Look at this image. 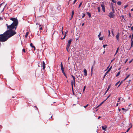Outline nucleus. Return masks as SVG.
I'll return each mask as SVG.
<instances>
[{
	"label": "nucleus",
	"instance_id": "obj_60",
	"mask_svg": "<svg viewBox=\"0 0 133 133\" xmlns=\"http://www.w3.org/2000/svg\"><path fill=\"white\" fill-rule=\"evenodd\" d=\"M108 90H107L106 91V92H105V94L107 92H108Z\"/></svg>",
	"mask_w": 133,
	"mask_h": 133
},
{
	"label": "nucleus",
	"instance_id": "obj_26",
	"mask_svg": "<svg viewBox=\"0 0 133 133\" xmlns=\"http://www.w3.org/2000/svg\"><path fill=\"white\" fill-rule=\"evenodd\" d=\"M82 3H83L82 2L80 3V4L78 6V8H79L80 7V6H81V5L82 4Z\"/></svg>",
	"mask_w": 133,
	"mask_h": 133
},
{
	"label": "nucleus",
	"instance_id": "obj_12",
	"mask_svg": "<svg viewBox=\"0 0 133 133\" xmlns=\"http://www.w3.org/2000/svg\"><path fill=\"white\" fill-rule=\"evenodd\" d=\"M30 45L31 47L34 48V50H35V47L33 45L32 43H31L30 44Z\"/></svg>",
	"mask_w": 133,
	"mask_h": 133
},
{
	"label": "nucleus",
	"instance_id": "obj_9",
	"mask_svg": "<svg viewBox=\"0 0 133 133\" xmlns=\"http://www.w3.org/2000/svg\"><path fill=\"white\" fill-rule=\"evenodd\" d=\"M83 72L84 76H86L87 75V71L85 69L83 71Z\"/></svg>",
	"mask_w": 133,
	"mask_h": 133
},
{
	"label": "nucleus",
	"instance_id": "obj_59",
	"mask_svg": "<svg viewBox=\"0 0 133 133\" xmlns=\"http://www.w3.org/2000/svg\"><path fill=\"white\" fill-rule=\"evenodd\" d=\"M127 5H125V6H124V8H126L127 7Z\"/></svg>",
	"mask_w": 133,
	"mask_h": 133
},
{
	"label": "nucleus",
	"instance_id": "obj_19",
	"mask_svg": "<svg viewBox=\"0 0 133 133\" xmlns=\"http://www.w3.org/2000/svg\"><path fill=\"white\" fill-rule=\"evenodd\" d=\"M130 74H129V75H128L124 79V81H125V80H126L128 78L129 76H130Z\"/></svg>",
	"mask_w": 133,
	"mask_h": 133
},
{
	"label": "nucleus",
	"instance_id": "obj_20",
	"mask_svg": "<svg viewBox=\"0 0 133 133\" xmlns=\"http://www.w3.org/2000/svg\"><path fill=\"white\" fill-rule=\"evenodd\" d=\"M128 86H129V87H130V88L128 89V90H130V89H131V88H132V86H128H128H127V87H126V88H128Z\"/></svg>",
	"mask_w": 133,
	"mask_h": 133
},
{
	"label": "nucleus",
	"instance_id": "obj_4",
	"mask_svg": "<svg viewBox=\"0 0 133 133\" xmlns=\"http://www.w3.org/2000/svg\"><path fill=\"white\" fill-rule=\"evenodd\" d=\"M101 6L102 7V10L104 12H105V9L104 5L103 4H102L101 5Z\"/></svg>",
	"mask_w": 133,
	"mask_h": 133
},
{
	"label": "nucleus",
	"instance_id": "obj_62",
	"mask_svg": "<svg viewBox=\"0 0 133 133\" xmlns=\"http://www.w3.org/2000/svg\"><path fill=\"white\" fill-rule=\"evenodd\" d=\"M131 35H130L129 36V38H130L131 37Z\"/></svg>",
	"mask_w": 133,
	"mask_h": 133
},
{
	"label": "nucleus",
	"instance_id": "obj_42",
	"mask_svg": "<svg viewBox=\"0 0 133 133\" xmlns=\"http://www.w3.org/2000/svg\"><path fill=\"white\" fill-rule=\"evenodd\" d=\"M39 29L40 30H42L43 28H42V26H41L40 28H39Z\"/></svg>",
	"mask_w": 133,
	"mask_h": 133
},
{
	"label": "nucleus",
	"instance_id": "obj_41",
	"mask_svg": "<svg viewBox=\"0 0 133 133\" xmlns=\"http://www.w3.org/2000/svg\"><path fill=\"white\" fill-rule=\"evenodd\" d=\"M93 69V66H92L91 67V72H92V71Z\"/></svg>",
	"mask_w": 133,
	"mask_h": 133
},
{
	"label": "nucleus",
	"instance_id": "obj_10",
	"mask_svg": "<svg viewBox=\"0 0 133 133\" xmlns=\"http://www.w3.org/2000/svg\"><path fill=\"white\" fill-rule=\"evenodd\" d=\"M74 13V10H72V11L71 18L70 19H71L73 18Z\"/></svg>",
	"mask_w": 133,
	"mask_h": 133
},
{
	"label": "nucleus",
	"instance_id": "obj_31",
	"mask_svg": "<svg viewBox=\"0 0 133 133\" xmlns=\"http://www.w3.org/2000/svg\"><path fill=\"white\" fill-rule=\"evenodd\" d=\"M118 49H119V48H117V50H116V54H117V52H118Z\"/></svg>",
	"mask_w": 133,
	"mask_h": 133
},
{
	"label": "nucleus",
	"instance_id": "obj_33",
	"mask_svg": "<svg viewBox=\"0 0 133 133\" xmlns=\"http://www.w3.org/2000/svg\"><path fill=\"white\" fill-rule=\"evenodd\" d=\"M120 81H119L117 83L115 84V86H116L119 83Z\"/></svg>",
	"mask_w": 133,
	"mask_h": 133
},
{
	"label": "nucleus",
	"instance_id": "obj_25",
	"mask_svg": "<svg viewBox=\"0 0 133 133\" xmlns=\"http://www.w3.org/2000/svg\"><path fill=\"white\" fill-rule=\"evenodd\" d=\"M133 38V34H132V37H131V43H132V44H133V40L132 41V40Z\"/></svg>",
	"mask_w": 133,
	"mask_h": 133
},
{
	"label": "nucleus",
	"instance_id": "obj_23",
	"mask_svg": "<svg viewBox=\"0 0 133 133\" xmlns=\"http://www.w3.org/2000/svg\"><path fill=\"white\" fill-rule=\"evenodd\" d=\"M70 46H66V50H67V51L68 52H69V48Z\"/></svg>",
	"mask_w": 133,
	"mask_h": 133
},
{
	"label": "nucleus",
	"instance_id": "obj_63",
	"mask_svg": "<svg viewBox=\"0 0 133 133\" xmlns=\"http://www.w3.org/2000/svg\"><path fill=\"white\" fill-rule=\"evenodd\" d=\"M118 111H121V109H118Z\"/></svg>",
	"mask_w": 133,
	"mask_h": 133
},
{
	"label": "nucleus",
	"instance_id": "obj_13",
	"mask_svg": "<svg viewBox=\"0 0 133 133\" xmlns=\"http://www.w3.org/2000/svg\"><path fill=\"white\" fill-rule=\"evenodd\" d=\"M125 101L124 100V98H122L121 99V101L120 102V103H121V102H125Z\"/></svg>",
	"mask_w": 133,
	"mask_h": 133
},
{
	"label": "nucleus",
	"instance_id": "obj_5",
	"mask_svg": "<svg viewBox=\"0 0 133 133\" xmlns=\"http://www.w3.org/2000/svg\"><path fill=\"white\" fill-rule=\"evenodd\" d=\"M119 32H118L117 35L116 36V39L118 41H119Z\"/></svg>",
	"mask_w": 133,
	"mask_h": 133
},
{
	"label": "nucleus",
	"instance_id": "obj_49",
	"mask_svg": "<svg viewBox=\"0 0 133 133\" xmlns=\"http://www.w3.org/2000/svg\"><path fill=\"white\" fill-rule=\"evenodd\" d=\"M129 17L130 18L131 17V14L130 13H129Z\"/></svg>",
	"mask_w": 133,
	"mask_h": 133
},
{
	"label": "nucleus",
	"instance_id": "obj_57",
	"mask_svg": "<svg viewBox=\"0 0 133 133\" xmlns=\"http://www.w3.org/2000/svg\"><path fill=\"white\" fill-rule=\"evenodd\" d=\"M133 44L131 43V47H132L133 46Z\"/></svg>",
	"mask_w": 133,
	"mask_h": 133
},
{
	"label": "nucleus",
	"instance_id": "obj_7",
	"mask_svg": "<svg viewBox=\"0 0 133 133\" xmlns=\"http://www.w3.org/2000/svg\"><path fill=\"white\" fill-rule=\"evenodd\" d=\"M61 69L62 71L64 70V69L63 66V64L62 62H61Z\"/></svg>",
	"mask_w": 133,
	"mask_h": 133
},
{
	"label": "nucleus",
	"instance_id": "obj_16",
	"mask_svg": "<svg viewBox=\"0 0 133 133\" xmlns=\"http://www.w3.org/2000/svg\"><path fill=\"white\" fill-rule=\"evenodd\" d=\"M108 72H107L105 73V75H104V77H103V79H102L103 80L104 79V78H105V76L107 75V74H108Z\"/></svg>",
	"mask_w": 133,
	"mask_h": 133
},
{
	"label": "nucleus",
	"instance_id": "obj_45",
	"mask_svg": "<svg viewBox=\"0 0 133 133\" xmlns=\"http://www.w3.org/2000/svg\"><path fill=\"white\" fill-rule=\"evenodd\" d=\"M85 87H86L85 86H84V87L83 90V91H85Z\"/></svg>",
	"mask_w": 133,
	"mask_h": 133
},
{
	"label": "nucleus",
	"instance_id": "obj_48",
	"mask_svg": "<svg viewBox=\"0 0 133 133\" xmlns=\"http://www.w3.org/2000/svg\"><path fill=\"white\" fill-rule=\"evenodd\" d=\"M77 0H75L73 3V4H74Z\"/></svg>",
	"mask_w": 133,
	"mask_h": 133
},
{
	"label": "nucleus",
	"instance_id": "obj_22",
	"mask_svg": "<svg viewBox=\"0 0 133 133\" xmlns=\"http://www.w3.org/2000/svg\"><path fill=\"white\" fill-rule=\"evenodd\" d=\"M132 123H130V124H129V128H131L132 127Z\"/></svg>",
	"mask_w": 133,
	"mask_h": 133
},
{
	"label": "nucleus",
	"instance_id": "obj_36",
	"mask_svg": "<svg viewBox=\"0 0 133 133\" xmlns=\"http://www.w3.org/2000/svg\"><path fill=\"white\" fill-rule=\"evenodd\" d=\"M88 106H89V104H87L86 105L84 106V107L85 108H86V107H87Z\"/></svg>",
	"mask_w": 133,
	"mask_h": 133
},
{
	"label": "nucleus",
	"instance_id": "obj_28",
	"mask_svg": "<svg viewBox=\"0 0 133 133\" xmlns=\"http://www.w3.org/2000/svg\"><path fill=\"white\" fill-rule=\"evenodd\" d=\"M120 74V71H119V72L117 74V75H116V77H118L119 75Z\"/></svg>",
	"mask_w": 133,
	"mask_h": 133
},
{
	"label": "nucleus",
	"instance_id": "obj_6",
	"mask_svg": "<svg viewBox=\"0 0 133 133\" xmlns=\"http://www.w3.org/2000/svg\"><path fill=\"white\" fill-rule=\"evenodd\" d=\"M107 125H105L102 127V128L103 130H104L105 131V129L107 128Z\"/></svg>",
	"mask_w": 133,
	"mask_h": 133
},
{
	"label": "nucleus",
	"instance_id": "obj_3",
	"mask_svg": "<svg viewBox=\"0 0 133 133\" xmlns=\"http://www.w3.org/2000/svg\"><path fill=\"white\" fill-rule=\"evenodd\" d=\"M72 41V39H70L69 40V41L68 42V44L67 45V46H70V45L71 44V42Z\"/></svg>",
	"mask_w": 133,
	"mask_h": 133
},
{
	"label": "nucleus",
	"instance_id": "obj_50",
	"mask_svg": "<svg viewBox=\"0 0 133 133\" xmlns=\"http://www.w3.org/2000/svg\"><path fill=\"white\" fill-rule=\"evenodd\" d=\"M121 17L124 19L125 20V19L124 18V16L123 15H122L121 16Z\"/></svg>",
	"mask_w": 133,
	"mask_h": 133
},
{
	"label": "nucleus",
	"instance_id": "obj_14",
	"mask_svg": "<svg viewBox=\"0 0 133 133\" xmlns=\"http://www.w3.org/2000/svg\"><path fill=\"white\" fill-rule=\"evenodd\" d=\"M87 14L88 15L89 17V18H90L91 17V15L90 13L89 12H87Z\"/></svg>",
	"mask_w": 133,
	"mask_h": 133
},
{
	"label": "nucleus",
	"instance_id": "obj_54",
	"mask_svg": "<svg viewBox=\"0 0 133 133\" xmlns=\"http://www.w3.org/2000/svg\"><path fill=\"white\" fill-rule=\"evenodd\" d=\"M131 29L132 31L133 30V26H132L131 28Z\"/></svg>",
	"mask_w": 133,
	"mask_h": 133
},
{
	"label": "nucleus",
	"instance_id": "obj_55",
	"mask_svg": "<svg viewBox=\"0 0 133 133\" xmlns=\"http://www.w3.org/2000/svg\"><path fill=\"white\" fill-rule=\"evenodd\" d=\"M63 27H62V33L63 34Z\"/></svg>",
	"mask_w": 133,
	"mask_h": 133
},
{
	"label": "nucleus",
	"instance_id": "obj_37",
	"mask_svg": "<svg viewBox=\"0 0 133 133\" xmlns=\"http://www.w3.org/2000/svg\"><path fill=\"white\" fill-rule=\"evenodd\" d=\"M111 95V94H110L107 97V98L105 100H106V101L110 97V96Z\"/></svg>",
	"mask_w": 133,
	"mask_h": 133
},
{
	"label": "nucleus",
	"instance_id": "obj_35",
	"mask_svg": "<svg viewBox=\"0 0 133 133\" xmlns=\"http://www.w3.org/2000/svg\"><path fill=\"white\" fill-rule=\"evenodd\" d=\"M36 24L37 25H39V27H40V26H41V25H40L39 23H36Z\"/></svg>",
	"mask_w": 133,
	"mask_h": 133
},
{
	"label": "nucleus",
	"instance_id": "obj_56",
	"mask_svg": "<svg viewBox=\"0 0 133 133\" xmlns=\"http://www.w3.org/2000/svg\"><path fill=\"white\" fill-rule=\"evenodd\" d=\"M3 19V18L2 17H0V20H2Z\"/></svg>",
	"mask_w": 133,
	"mask_h": 133
},
{
	"label": "nucleus",
	"instance_id": "obj_47",
	"mask_svg": "<svg viewBox=\"0 0 133 133\" xmlns=\"http://www.w3.org/2000/svg\"><path fill=\"white\" fill-rule=\"evenodd\" d=\"M128 59H127L126 60V61H125V62H124V64H125V63H126V62H127V61H128Z\"/></svg>",
	"mask_w": 133,
	"mask_h": 133
},
{
	"label": "nucleus",
	"instance_id": "obj_44",
	"mask_svg": "<svg viewBox=\"0 0 133 133\" xmlns=\"http://www.w3.org/2000/svg\"><path fill=\"white\" fill-rule=\"evenodd\" d=\"M22 51L25 53V49H23L22 50Z\"/></svg>",
	"mask_w": 133,
	"mask_h": 133
},
{
	"label": "nucleus",
	"instance_id": "obj_39",
	"mask_svg": "<svg viewBox=\"0 0 133 133\" xmlns=\"http://www.w3.org/2000/svg\"><path fill=\"white\" fill-rule=\"evenodd\" d=\"M2 8H3V10L1 11L2 12L4 11V7L3 6V7H2Z\"/></svg>",
	"mask_w": 133,
	"mask_h": 133
},
{
	"label": "nucleus",
	"instance_id": "obj_17",
	"mask_svg": "<svg viewBox=\"0 0 133 133\" xmlns=\"http://www.w3.org/2000/svg\"><path fill=\"white\" fill-rule=\"evenodd\" d=\"M122 3L120 1H118L117 2V4L118 5H121V4Z\"/></svg>",
	"mask_w": 133,
	"mask_h": 133
},
{
	"label": "nucleus",
	"instance_id": "obj_1",
	"mask_svg": "<svg viewBox=\"0 0 133 133\" xmlns=\"http://www.w3.org/2000/svg\"><path fill=\"white\" fill-rule=\"evenodd\" d=\"M71 77L73 78V81H71V84L72 89L73 91V85L74 86H75V77L72 75H71Z\"/></svg>",
	"mask_w": 133,
	"mask_h": 133
},
{
	"label": "nucleus",
	"instance_id": "obj_46",
	"mask_svg": "<svg viewBox=\"0 0 133 133\" xmlns=\"http://www.w3.org/2000/svg\"><path fill=\"white\" fill-rule=\"evenodd\" d=\"M130 128H129L128 129H127V131L126 132H128V131H129L130 130Z\"/></svg>",
	"mask_w": 133,
	"mask_h": 133
},
{
	"label": "nucleus",
	"instance_id": "obj_21",
	"mask_svg": "<svg viewBox=\"0 0 133 133\" xmlns=\"http://www.w3.org/2000/svg\"><path fill=\"white\" fill-rule=\"evenodd\" d=\"M104 37V36L103 37H99V39L100 40H102L103 39Z\"/></svg>",
	"mask_w": 133,
	"mask_h": 133
},
{
	"label": "nucleus",
	"instance_id": "obj_64",
	"mask_svg": "<svg viewBox=\"0 0 133 133\" xmlns=\"http://www.w3.org/2000/svg\"><path fill=\"white\" fill-rule=\"evenodd\" d=\"M121 99V98H119L118 99V100L120 101Z\"/></svg>",
	"mask_w": 133,
	"mask_h": 133
},
{
	"label": "nucleus",
	"instance_id": "obj_52",
	"mask_svg": "<svg viewBox=\"0 0 133 133\" xmlns=\"http://www.w3.org/2000/svg\"><path fill=\"white\" fill-rule=\"evenodd\" d=\"M132 59L131 60V61H130L129 62V63H131V62H132Z\"/></svg>",
	"mask_w": 133,
	"mask_h": 133
},
{
	"label": "nucleus",
	"instance_id": "obj_2",
	"mask_svg": "<svg viewBox=\"0 0 133 133\" xmlns=\"http://www.w3.org/2000/svg\"><path fill=\"white\" fill-rule=\"evenodd\" d=\"M114 13L112 12H111L109 14V16L110 18H114L115 17V15Z\"/></svg>",
	"mask_w": 133,
	"mask_h": 133
},
{
	"label": "nucleus",
	"instance_id": "obj_32",
	"mask_svg": "<svg viewBox=\"0 0 133 133\" xmlns=\"http://www.w3.org/2000/svg\"><path fill=\"white\" fill-rule=\"evenodd\" d=\"M82 14L83 15V16H82V17L83 18V17H84L85 16V14H84V13H83Z\"/></svg>",
	"mask_w": 133,
	"mask_h": 133
},
{
	"label": "nucleus",
	"instance_id": "obj_61",
	"mask_svg": "<svg viewBox=\"0 0 133 133\" xmlns=\"http://www.w3.org/2000/svg\"><path fill=\"white\" fill-rule=\"evenodd\" d=\"M71 0H69V3H68V5H69V3H70V1H71Z\"/></svg>",
	"mask_w": 133,
	"mask_h": 133
},
{
	"label": "nucleus",
	"instance_id": "obj_34",
	"mask_svg": "<svg viewBox=\"0 0 133 133\" xmlns=\"http://www.w3.org/2000/svg\"><path fill=\"white\" fill-rule=\"evenodd\" d=\"M112 2L115 3H116V1L115 0H112Z\"/></svg>",
	"mask_w": 133,
	"mask_h": 133
},
{
	"label": "nucleus",
	"instance_id": "obj_18",
	"mask_svg": "<svg viewBox=\"0 0 133 133\" xmlns=\"http://www.w3.org/2000/svg\"><path fill=\"white\" fill-rule=\"evenodd\" d=\"M112 12L113 13H115V10H114V7L113 6H112Z\"/></svg>",
	"mask_w": 133,
	"mask_h": 133
},
{
	"label": "nucleus",
	"instance_id": "obj_24",
	"mask_svg": "<svg viewBox=\"0 0 133 133\" xmlns=\"http://www.w3.org/2000/svg\"><path fill=\"white\" fill-rule=\"evenodd\" d=\"M62 71V72L63 73V75L66 77V78H67L66 74L64 72V70Z\"/></svg>",
	"mask_w": 133,
	"mask_h": 133
},
{
	"label": "nucleus",
	"instance_id": "obj_11",
	"mask_svg": "<svg viewBox=\"0 0 133 133\" xmlns=\"http://www.w3.org/2000/svg\"><path fill=\"white\" fill-rule=\"evenodd\" d=\"M106 101V100H104V101H103V102H102L101 103L99 104V105H98L97 107L96 108V109L98 108L101 105H102L104 103V102L105 101Z\"/></svg>",
	"mask_w": 133,
	"mask_h": 133
},
{
	"label": "nucleus",
	"instance_id": "obj_8",
	"mask_svg": "<svg viewBox=\"0 0 133 133\" xmlns=\"http://www.w3.org/2000/svg\"><path fill=\"white\" fill-rule=\"evenodd\" d=\"M42 64H43V65H42L43 69V70H44L45 68V62L44 61H43Z\"/></svg>",
	"mask_w": 133,
	"mask_h": 133
},
{
	"label": "nucleus",
	"instance_id": "obj_40",
	"mask_svg": "<svg viewBox=\"0 0 133 133\" xmlns=\"http://www.w3.org/2000/svg\"><path fill=\"white\" fill-rule=\"evenodd\" d=\"M110 85L109 86L108 88H107V90H109V89H110Z\"/></svg>",
	"mask_w": 133,
	"mask_h": 133
},
{
	"label": "nucleus",
	"instance_id": "obj_38",
	"mask_svg": "<svg viewBox=\"0 0 133 133\" xmlns=\"http://www.w3.org/2000/svg\"><path fill=\"white\" fill-rule=\"evenodd\" d=\"M101 32H100L99 35H98V37L99 38L100 37V36L101 35Z\"/></svg>",
	"mask_w": 133,
	"mask_h": 133
},
{
	"label": "nucleus",
	"instance_id": "obj_53",
	"mask_svg": "<svg viewBox=\"0 0 133 133\" xmlns=\"http://www.w3.org/2000/svg\"><path fill=\"white\" fill-rule=\"evenodd\" d=\"M65 37V36H64V37L63 38H62L61 39H64Z\"/></svg>",
	"mask_w": 133,
	"mask_h": 133
},
{
	"label": "nucleus",
	"instance_id": "obj_43",
	"mask_svg": "<svg viewBox=\"0 0 133 133\" xmlns=\"http://www.w3.org/2000/svg\"><path fill=\"white\" fill-rule=\"evenodd\" d=\"M108 33H109V36L110 35V31L109 30H108Z\"/></svg>",
	"mask_w": 133,
	"mask_h": 133
},
{
	"label": "nucleus",
	"instance_id": "obj_15",
	"mask_svg": "<svg viewBox=\"0 0 133 133\" xmlns=\"http://www.w3.org/2000/svg\"><path fill=\"white\" fill-rule=\"evenodd\" d=\"M122 110H125V112L126 111H127L128 110H126L124 108H122ZM123 112L124 114V111H123V112Z\"/></svg>",
	"mask_w": 133,
	"mask_h": 133
},
{
	"label": "nucleus",
	"instance_id": "obj_30",
	"mask_svg": "<svg viewBox=\"0 0 133 133\" xmlns=\"http://www.w3.org/2000/svg\"><path fill=\"white\" fill-rule=\"evenodd\" d=\"M28 32H27L25 34V37L26 38L27 37L28 35Z\"/></svg>",
	"mask_w": 133,
	"mask_h": 133
},
{
	"label": "nucleus",
	"instance_id": "obj_51",
	"mask_svg": "<svg viewBox=\"0 0 133 133\" xmlns=\"http://www.w3.org/2000/svg\"><path fill=\"white\" fill-rule=\"evenodd\" d=\"M107 46V45L106 44V45H104L103 46L104 48H105V47L106 46Z\"/></svg>",
	"mask_w": 133,
	"mask_h": 133
},
{
	"label": "nucleus",
	"instance_id": "obj_27",
	"mask_svg": "<svg viewBox=\"0 0 133 133\" xmlns=\"http://www.w3.org/2000/svg\"><path fill=\"white\" fill-rule=\"evenodd\" d=\"M112 68V66H111L110 68H109V69L107 71V72H108L110 71L111 70V69Z\"/></svg>",
	"mask_w": 133,
	"mask_h": 133
},
{
	"label": "nucleus",
	"instance_id": "obj_58",
	"mask_svg": "<svg viewBox=\"0 0 133 133\" xmlns=\"http://www.w3.org/2000/svg\"><path fill=\"white\" fill-rule=\"evenodd\" d=\"M115 59V58H114V59H113L111 61V63H112V62L113 61H114V59Z\"/></svg>",
	"mask_w": 133,
	"mask_h": 133
},
{
	"label": "nucleus",
	"instance_id": "obj_29",
	"mask_svg": "<svg viewBox=\"0 0 133 133\" xmlns=\"http://www.w3.org/2000/svg\"><path fill=\"white\" fill-rule=\"evenodd\" d=\"M97 9L98 10V12H100V8L99 7H98Z\"/></svg>",
	"mask_w": 133,
	"mask_h": 133
}]
</instances>
